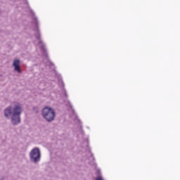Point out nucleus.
<instances>
[{"instance_id":"1","label":"nucleus","mask_w":180,"mask_h":180,"mask_svg":"<svg viewBox=\"0 0 180 180\" xmlns=\"http://www.w3.org/2000/svg\"><path fill=\"white\" fill-rule=\"evenodd\" d=\"M22 112V105L19 103H15L6 108L4 114L6 119H11L13 126H18L20 124V115Z\"/></svg>"},{"instance_id":"7","label":"nucleus","mask_w":180,"mask_h":180,"mask_svg":"<svg viewBox=\"0 0 180 180\" xmlns=\"http://www.w3.org/2000/svg\"><path fill=\"white\" fill-rule=\"evenodd\" d=\"M78 122H79V123H81V121L79 120H78Z\"/></svg>"},{"instance_id":"5","label":"nucleus","mask_w":180,"mask_h":180,"mask_svg":"<svg viewBox=\"0 0 180 180\" xmlns=\"http://www.w3.org/2000/svg\"><path fill=\"white\" fill-rule=\"evenodd\" d=\"M13 65L14 67V70L17 71L19 74L22 72V70H20V60H15L13 61Z\"/></svg>"},{"instance_id":"9","label":"nucleus","mask_w":180,"mask_h":180,"mask_svg":"<svg viewBox=\"0 0 180 180\" xmlns=\"http://www.w3.org/2000/svg\"><path fill=\"white\" fill-rule=\"evenodd\" d=\"M65 96H67V94H66V93H65Z\"/></svg>"},{"instance_id":"6","label":"nucleus","mask_w":180,"mask_h":180,"mask_svg":"<svg viewBox=\"0 0 180 180\" xmlns=\"http://www.w3.org/2000/svg\"><path fill=\"white\" fill-rule=\"evenodd\" d=\"M96 180H103V178H102V176H98L96 178Z\"/></svg>"},{"instance_id":"4","label":"nucleus","mask_w":180,"mask_h":180,"mask_svg":"<svg viewBox=\"0 0 180 180\" xmlns=\"http://www.w3.org/2000/svg\"><path fill=\"white\" fill-rule=\"evenodd\" d=\"M41 158V153L40 152V149L39 148H34L30 152V161L33 162L34 164H38L40 162V160Z\"/></svg>"},{"instance_id":"2","label":"nucleus","mask_w":180,"mask_h":180,"mask_svg":"<svg viewBox=\"0 0 180 180\" xmlns=\"http://www.w3.org/2000/svg\"><path fill=\"white\" fill-rule=\"evenodd\" d=\"M33 23L35 26L34 31H35V37L37 39V40H39L38 44L39 45V47L41 48V50L43 51V56H45L47 58V51L46 50V46H44V44H43V41L40 40V30L39 29V21L37 20V17L33 15Z\"/></svg>"},{"instance_id":"3","label":"nucleus","mask_w":180,"mask_h":180,"mask_svg":"<svg viewBox=\"0 0 180 180\" xmlns=\"http://www.w3.org/2000/svg\"><path fill=\"white\" fill-rule=\"evenodd\" d=\"M41 116L46 122L51 123L56 119V111L51 107L46 106L41 110Z\"/></svg>"},{"instance_id":"8","label":"nucleus","mask_w":180,"mask_h":180,"mask_svg":"<svg viewBox=\"0 0 180 180\" xmlns=\"http://www.w3.org/2000/svg\"><path fill=\"white\" fill-rule=\"evenodd\" d=\"M81 129L82 128V125H80Z\"/></svg>"}]
</instances>
